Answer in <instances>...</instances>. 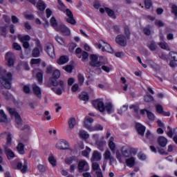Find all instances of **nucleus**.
Listing matches in <instances>:
<instances>
[{"instance_id":"nucleus-1","label":"nucleus","mask_w":177,"mask_h":177,"mask_svg":"<svg viewBox=\"0 0 177 177\" xmlns=\"http://www.w3.org/2000/svg\"><path fill=\"white\" fill-rule=\"evenodd\" d=\"M53 77L50 79V82L55 87L53 88V91L56 93V95H62L63 91H64L66 86L64 85V82L62 80L57 81L58 78L60 77V71L57 69L55 70L53 73Z\"/></svg>"},{"instance_id":"nucleus-2","label":"nucleus","mask_w":177,"mask_h":177,"mask_svg":"<svg viewBox=\"0 0 177 177\" xmlns=\"http://www.w3.org/2000/svg\"><path fill=\"white\" fill-rule=\"evenodd\" d=\"M93 106L95 109L99 110L100 113H104V111H106L109 114L114 113V105L111 102H108L104 104L103 100L97 99L93 101Z\"/></svg>"},{"instance_id":"nucleus-3","label":"nucleus","mask_w":177,"mask_h":177,"mask_svg":"<svg viewBox=\"0 0 177 177\" xmlns=\"http://www.w3.org/2000/svg\"><path fill=\"white\" fill-rule=\"evenodd\" d=\"M122 155L121 153H116V158L118 160L119 162H122V157H124V158H129L131 157H133V156L136 155V149L131 147H126L122 149Z\"/></svg>"},{"instance_id":"nucleus-4","label":"nucleus","mask_w":177,"mask_h":177,"mask_svg":"<svg viewBox=\"0 0 177 177\" xmlns=\"http://www.w3.org/2000/svg\"><path fill=\"white\" fill-rule=\"evenodd\" d=\"M12 147V135L8 134L7 136V142L6 145L3 146L4 151L8 158V160H10V158H15V152L12 151V149H9V147Z\"/></svg>"},{"instance_id":"nucleus-5","label":"nucleus","mask_w":177,"mask_h":177,"mask_svg":"<svg viewBox=\"0 0 177 177\" xmlns=\"http://www.w3.org/2000/svg\"><path fill=\"white\" fill-rule=\"evenodd\" d=\"M12 73H6L1 77L0 78V82L3 86H5L6 89H10L12 84Z\"/></svg>"},{"instance_id":"nucleus-6","label":"nucleus","mask_w":177,"mask_h":177,"mask_svg":"<svg viewBox=\"0 0 177 177\" xmlns=\"http://www.w3.org/2000/svg\"><path fill=\"white\" fill-rule=\"evenodd\" d=\"M98 49H102V52H108V53H113V48L108 43L103 40H100L99 44H97Z\"/></svg>"},{"instance_id":"nucleus-7","label":"nucleus","mask_w":177,"mask_h":177,"mask_svg":"<svg viewBox=\"0 0 177 177\" xmlns=\"http://www.w3.org/2000/svg\"><path fill=\"white\" fill-rule=\"evenodd\" d=\"M103 61H100L99 59V57L96 55H91V61H90V66L91 67H93L94 68H98L100 69V66H102V63Z\"/></svg>"},{"instance_id":"nucleus-8","label":"nucleus","mask_w":177,"mask_h":177,"mask_svg":"<svg viewBox=\"0 0 177 177\" xmlns=\"http://www.w3.org/2000/svg\"><path fill=\"white\" fill-rule=\"evenodd\" d=\"M7 110L11 117H15L17 125H21V123L23 122V121L21 120V117L20 116V114H19L17 111H16V109L7 108Z\"/></svg>"},{"instance_id":"nucleus-9","label":"nucleus","mask_w":177,"mask_h":177,"mask_svg":"<svg viewBox=\"0 0 177 177\" xmlns=\"http://www.w3.org/2000/svg\"><path fill=\"white\" fill-rule=\"evenodd\" d=\"M75 54L77 57H78L79 59H82V61L88 62L89 54L86 51H82V49H81V48H77L76 49Z\"/></svg>"},{"instance_id":"nucleus-10","label":"nucleus","mask_w":177,"mask_h":177,"mask_svg":"<svg viewBox=\"0 0 177 177\" xmlns=\"http://www.w3.org/2000/svg\"><path fill=\"white\" fill-rule=\"evenodd\" d=\"M93 139L94 142H95V145L97 146V149H99V150L101 151H103V150H104L103 147L106 146V141L100 140L99 135L97 134L93 135Z\"/></svg>"},{"instance_id":"nucleus-11","label":"nucleus","mask_w":177,"mask_h":177,"mask_svg":"<svg viewBox=\"0 0 177 177\" xmlns=\"http://www.w3.org/2000/svg\"><path fill=\"white\" fill-rule=\"evenodd\" d=\"M77 168L80 172H86L89 169V163L85 160L79 161Z\"/></svg>"},{"instance_id":"nucleus-12","label":"nucleus","mask_w":177,"mask_h":177,"mask_svg":"<svg viewBox=\"0 0 177 177\" xmlns=\"http://www.w3.org/2000/svg\"><path fill=\"white\" fill-rule=\"evenodd\" d=\"M92 169L95 172L97 177H103V173H102V170L100 169V165L97 163V162H92Z\"/></svg>"},{"instance_id":"nucleus-13","label":"nucleus","mask_w":177,"mask_h":177,"mask_svg":"<svg viewBox=\"0 0 177 177\" xmlns=\"http://www.w3.org/2000/svg\"><path fill=\"white\" fill-rule=\"evenodd\" d=\"M56 148L58 150H67L68 149V142L64 139L59 140L56 144Z\"/></svg>"},{"instance_id":"nucleus-14","label":"nucleus","mask_w":177,"mask_h":177,"mask_svg":"<svg viewBox=\"0 0 177 177\" xmlns=\"http://www.w3.org/2000/svg\"><path fill=\"white\" fill-rule=\"evenodd\" d=\"M6 60H7L8 67L15 66V54L8 52L6 54Z\"/></svg>"},{"instance_id":"nucleus-15","label":"nucleus","mask_w":177,"mask_h":177,"mask_svg":"<svg viewBox=\"0 0 177 177\" xmlns=\"http://www.w3.org/2000/svg\"><path fill=\"white\" fill-rule=\"evenodd\" d=\"M115 42L120 46H127V37L124 35H118L115 38Z\"/></svg>"},{"instance_id":"nucleus-16","label":"nucleus","mask_w":177,"mask_h":177,"mask_svg":"<svg viewBox=\"0 0 177 177\" xmlns=\"http://www.w3.org/2000/svg\"><path fill=\"white\" fill-rule=\"evenodd\" d=\"M46 52L51 59H55V57H56L55 55V47H53V44L50 43L47 44L46 46Z\"/></svg>"},{"instance_id":"nucleus-17","label":"nucleus","mask_w":177,"mask_h":177,"mask_svg":"<svg viewBox=\"0 0 177 177\" xmlns=\"http://www.w3.org/2000/svg\"><path fill=\"white\" fill-rule=\"evenodd\" d=\"M92 124H93V119L89 116H86L84 118V127L89 131H92Z\"/></svg>"},{"instance_id":"nucleus-18","label":"nucleus","mask_w":177,"mask_h":177,"mask_svg":"<svg viewBox=\"0 0 177 177\" xmlns=\"http://www.w3.org/2000/svg\"><path fill=\"white\" fill-rule=\"evenodd\" d=\"M65 13L66 16L68 17V18H66V21L68 23H70V24H75L76 21L75 19H74V15H73V12H71V10L68 8L66 9V10H65Z\"/></svg>"},{"instance_id":"nucleus-19","label":"nucleus","mask_w":177,"mask_h":177,"mask_svg":"<svg viewBox=\"0 0 177 177\" xmlns=\"http://www.w3.org/2000/svg\"><path fill=\"white\" fill-rule=\"evenodd\" d=\"M156 110L158 114H161V115H165V117H169V115H171V113L169 111H164V108L162 106L161 104L156 105Z\"/></svg>"},{"instance_id":"nucleus-20","label":"nucleus","mask_w":177,"mask_h":177,"mask_svg":"<svg viewBox=\"0 0 177 177\" xmlns=\"http://www.w3.org/2000/svg\"><path fill=\"white\" fill-rule=\"evenodd\" d=\"M58 28L59 30H57V31H60L61 32H62V34H64V35L68 36L71 34V32L70 31L69 28L63 24L59 25Z\"/></svg>"},{"instance_id":"nucleus-21","label":"nucleus","mask_w":177,"mask_h":177,"mask_svg":"<svg viewBox=\"0 0 177 177\" xmlns=\"http://www.w3.org/2000/svg\"><path fill=\"white\" fill-rule=\"evenodd\" d=\"M100 160H102V153L97 151H94L91 158V162L95 161H100Z\"/></svg>"},{"instance_id":"nucleus-22","label":"nucleus","mask_w":177,"mask_h":177,"mask_svg":"<svg viewBox=\"0 0 177 177\" xmlns=\"http://www.w3.org/2000/svg\"><path fill=\"white\" fill-rule=\"evenodd\" d=\"M17 169H21L22 174H26L27 172V160L24 159V164L21 162H18L17 165Z\"/></svg>"},{"instance_id":"nucleus-23","label":"nucleus","mask_w":177,"mask_h":177,"mask_svg":"<svg viewBox=\"0 0 177 177\" xmlns=\"http://www.w3.org/2000/svg\"><path fill=\"white\" fill-rule=\"evenodd\" d=\"M102 71H104L105 73H110L111 70H113V68L111 67V65H109V64L102 62V64L100 65V68Z\"/></svg>"},{"instance_id":"nucleus-24","label":"nucleus","mask_w":177,"mask_h":177,"mask_svg":"<svg viewBox=\"0 0 177 177\" xmlns=\"http://www.w3.org/2000/svg\"><path fill=\"white\" fill-rule=\"evenodd\" d=\"M136 128L139 135H141V136L145 135V131H146V127L145 126L142 125L140 123H136Z\"/></svg>"},{"instance_id":"nucleus-25","label":"nucleus","mask_w":177,"mask_h":177,"mask_svg":"<svg viewBox=\"0 0 177 177\" xmlns=\"http://www.w3.org/2000/svg\"><path fill=\"white\" fill-rule=\"evenodd\" d=\"M77 163L78 160H77V158H75V156L65 158V164H67V165H71L73 164Z\"/></svg>"},{"instance_id":"nucleus-26","label":"nucleus","mask_w":177,"mask_h":177,"mask_svg":"<svg viewBox=\"0 0 177 177\" xmlns=\"http://www.w3.org/2000/svg\"><path fill=\"white\" fill-rule=\"evenodd\" d=\"M158 143L159 146H161V147H165L167 146V143H168V140L163 136H160L158 138Z\"/></svg>"},{"instance_id":"nucleus-27","label":"nucleus","mask_w":177,"mask_h":177,"mask_svg":"<svg viewBox=\"0 0 177 177\" xmlns=\"http://www.w3.org/2000/svg\"><path fill=\"white\" fill-rule=\"evenodd\" d=\"M104 160H109L110 162H114V157L111 156V152L106 150L104 153Z\"/></svg>"},{"instance_id":"nucleus-28","label":"nucleus","mask_w":177,"mask_h":177,"mask_svg":"<svg viewBox=\"0 0 177 177\" xmlns=\"http://www.w3.org/2000/svg\"><path fill=\"white\" fill-rule=\"evenodd\" d=\"M37 9H39V10H41L42 12L45 10V9H46V4H45V3L42 0H39L37 1Z\"/></svg>"},{"instance_id":"nucleus-29","label":"nucleus","mask_w":177,"mask_h":177,"mask_svg":"<svg viewBox=\"0 0 177 177\" xmlns=\"http://www.w3.org/2000/svg\"><path fill=\"white\" fill-rule=\"evenodd\" d=\"M126 165L129 168H132V167L135 165V158H133V156H131L130 158H127L126 160Z\"/></svg>"},{"instance_id":"nucleus-30","label":"nucleus","mask_w":177,"mask_h":177,"mask_svg":"<svg viewBox=\"0 0 177 177\" xmlns=\"http://www.w3.org/2000/svg\"><path fill=\"white\" fill-rule=\"evenodd\" d=\"M33 93L37 96V97H41V88L37 86V84L32 85Z\"/></svg>"},{"instance_id":"nucleus-31","label":"nucleus","mask_w":177,"mask_h":177,"mask_svg":"<svg viewBox=\"0 0 177 177\" xmlns=\"http://www.w3.org/2000/svg\"><path fill=\"white\" fill-rule=\"evenodd\" d=\"M0 122H8V116L3 110H0Z\"/></svg>"},{"instance_id":"nucleus-32","label":"nucleus","mask_w":177,"mask_h":177,"mask_svg":"<svg viewBox=\"0 0 177 177\" xmlns=\"http://www.w3.org/2000/svg\"><path fill=\"white\" fill-rule=\"evenodd\" d=\"M57 8L59 9V10H61V12H64V13H66V11L68 9L66 5H64V3H63L62 1L60 0H58Z\"/></svg>"},{"instance_id":"nucleus-33","label":"nucleus","mask_w":177,"mask_h":177,"mask_svg":"<svg viewBox=\"0 0 177 177\" xmlns=\"http://www.w3.org/2000/svg\"><path fill=\"white\" fill-rule=\"evenodd\" d=\"M68 57L67 56H62L59 57V59H58L57 60V63L59 65H63V64H66V63H68Z\"/></svg>"},{"instance_id":"nucleus-34","label":"nucleus","mask_w":177,"mask_h":177,"mask_svg":"<svg viewBox=\"0 0 177 177\" xmlns=\"http://www.w3.org/2000/svg\"><path fill=\"white\" fill-rule=\"evenodd\" d=\"M68 124L70 129H74V127L77 125V121L74 118H71L68 121Z\"/></svg>"},{"instance_id":"nucleus-35","label":"nucleus","mask_w":177,"mask_h":177,"mask_svg":"<svg viewBox=\"0 0 177 177\" xmlns=\"http://www.w3.org/2000/svg\"><path fill=\"white\" fill-rule=\"evenodd\" d=\"M50 23L52 26V27H53V28H55V30H59V26H57V21L56 20V18L55 17H51Z\"/></svg>"},{"instance_id":"nucleus-36","label":"nucleus","mask_w":177,"mask_h":177,"mask_svg":"<svg viewBox=\"0 0 177 177\" xmlns=\"http://www.w3.org/2000/svg\"><path fill=\"white\" fill-rule=\"evenodd\" d=\"M109 147L111 151L115 150V144L114 143V138L111 137L109 141Z\"/></svg>"},{"instance_id":"nucleus-37","label":"nucleus","mask_w":177,"mask_h":177,"mask_svg":"<svg viewBox=\"0 0 177 177\" xmlns=\"http://www.w3.org/2000/svg\"><path fill=\"white\" fill-rule=\"evenodd\" d=\"M17 150L19 154H24V144L19 142L17 147Z\"/></svg>"},{"instance_id":"nucleus-38","label":"nucleus","mask_w":177,"mask_h":177,"mask_svg":"<svg viewBox=\"0 0 177 177\" xmlns=\"http://www.w3.org/2000/svg\"><path fill=\"white\" fill-rule=\"evenodd\" d=\"M105 11L106 12L108 16L109 17H111V19H115V14L114 13V11L109 8H105Z\"/></svg>"},{"instance_id":"nucleus-39","label":"nucleus","mask_w":177,"mask_h":177,"mask_svg":"<svg viewBox=\"0 0 177 177\" xmlns=\"http://www.w3.org/2000/svg\"><path fill=\"white\" fill-rule=\"evenodd\" d=\"M30 35H18V39L20 41V42H26V41H30Z\"/></svg>"},{"instance_id":"nucleus-40","label":"nucleus","mask_w":177,"mask_h":177,"mask_svg":"<svg viewBox=\"0 0 177 177\" xmlns=\"http://www.w3.org/2000/svg\"><path fill=\"white\" fill-rule=\"evenodd\" d=\"M80 100H83L84 102H88L89 100V95L86 93H82L80 95Z\"/></svg>"},{"instance_id":"nucleus-41","label":"nucleus","mask_w":177,"mask_h":177,"mask_svg":"<svg viewBox=\"0 0 177 177\" xmlns=\"http://www.w3.org/2000/svg\"><path fill=\"white\" fill-rule=\"evenodd\" d=\"M48 161L53 167H56V158L55 156H53V154H50V156L48 157Z\"/></svg>"},{"instance_id":"nucleus-42","label":"nucleus","mask_w":177,"mask_h":177,"mask_svg":"<svg viewBox=\"0 0 177 177\" xmlns=\"http://www.w3.org/2000/svg\"><path fill=\"white\" fill-rule=\"evenodd\" d=\"M79 135L82 138V139H88V138H89V134L88 133V132L84 130H80Z\"/></svg>"},{"instance_id":"nucleus-43","label":"nucleus","mask_w":177,"mask_h":177,"mask_svg":"<svg viewBox=\"0 0 177 177\" xmlns=\"http://www.w3.org/2000/svg\"><path fill=\"white\" fill-rule=\"evenodd\" d=\"M124 34L127 39H129V38H131V31L129 30V26H124Z\"/></svg>"},{"instance_id":"nucleus-44","label":"nucleus","mask_w":177,"mask_h":177,"mask_svg":"<svg viewBox=\"0 0 177 177\" xmlns=\"http://www.w3.org/2000/svg\"><path fill=\"white\" fill-rule=\"evenodd\" d=\"M158 46H160V48H161V49H165V50L169 49V46H168V44H167V42L165 41H160L158 44Z\"/></svg>"},{"instance_id":"nucleus-45","label":"nucleus","mask_w":177,"mask_h":177,"mask_svg":"<svg viewBox=\"0 0 177 177\" xmlns=\"http://www.w3.org/2000/svg\"><path fill=\"white\" fill-rule=\"evenodd\" d=\"M55 39L58 42V44H59V45H66V43L62 37L57 35L55 36Z\"/></svg>"},{"instance_id":"nucleus-46","label":"nucleus","mask_w":177,"mask_h":177,"mask_svg":"<svg viewBox=\"0 0 177 177\" xmlns=\"http://www.w3.org/2000/svg\"><path fill=\"white\" fill-rule=\"evenodd\" d=\"M148 48L150 50H156L157 49V44L154 41H150L148 44Z\"/></svg>"},{"instance_id":"nucleus-47","label":"nucleus","mask_w":177,"mask_h":177,"mask_svg":"<svg viewBox=\"0 0 177 177\" xmlns=\"http://www.w3.org/2000/svg\"><path fill=\"white\" fill-rule=\"evenodd\" d=\"M39 50H42L38 48H35L32 53L33 57H39Z\"/></svg>"},{"instance_id":"nucleus-48","label":"nucleus","mask_w":177,"mask_h":177,"mask_svg":"<svg viewBox=\"0 0 177 177\" xmlns=\"http://www.w3.org/2000/svg\"><path fill=\"white\" fill-rule=\"evenodd\" d=\"M127 110H128V105L125 104L118 110V114H124Z\"/></svg>"},{"instance_id":"nucleus-49","label":"nucleus","mask_w":177,"mask_h":177,"mask_svg":"<svg viewBox=\"0 0 177 177\" xmlns=\"http://www.w3.org/2000/svg\"><path fill=\"white\" fill-rule=\"evenodd\" d=\"M92 150L89 147H86L85 150L82 151V155L84 156V157H88L89 156V153H91Z\"/></svg>"},{"instance_id":"nucleus-50","label":"nucleus","mask_w":177,"mask_h":177,"mask_svg":"<svg viewBox=\"0 0 177 177\" xmlns=\"http://www.w3.org/2000/svg\"><path fill=\"white\" fill-rule=\"evenodd\" d=\"M169 56L171 57V59L173 60L174 62H177V53L171 51L169 53Z\"/></svg>"},{"instance_id":"nucleus-51","label":"nucleus","mask_w":177,"mask_h":177,"mask_svg":"<svg viewBox=\"0 0 177 177\" xmlns=\"http://www.w3.org/2000/svg\"><path fill=\"white\" fill-rule=\"evenodd\" d=\"M147 115L148 119L150 120V121H154V120H156V116L154 115V113H153V112H150L149 111Z\"/></svg>"},{"instance_id":"nucleus-52","label":"nucleus","mask_w":177,"mask_h":177,"mask_svg":"<svg viewBox=\"0 0 177 177\" xmlns=\"http://www.w3.org/2000/svg\"><path fill=\"white\" fill-rule=\"evenodd\" d=\"M145 102H153V96L150 95V94L147 93L146 96L144 97Z\"/></svg>"},{"instance_id":"nucleus-53","label":"nucleus","mask_w":177,"mask_h":177,"mask_svg":"<svg viewBox=\"0 0 177 177\" xmlns=\"http://www.w3.org/2000/svg\"><path fill=\"white\" fill-rule=\"evenodd\" d=\"M77 78H78L79 84L80 85H83V84L85 81V77H84V75H82V74H79L77 75Z\"/></svg>"},{"instance_id":"nucleus-54","label":"nucleus","mask_w":177,"mask_h":177,"mask_svg":"<svg viewBox=\"0 0 177 177\" xmlns=\"http://www.w3.org/2000/svg\"><path fill=\"white\" fill-rule=\"evenodd\" d=\"M91 131H103V126L102 124H96L91 129Z\"/></svg>"},{"instance_id":"nucleus-55","label":"nucleus","mask_w":177,"mask_h":177,"mask_svg":"<svg viewBox=\"0 0 177 177\" xmlns=\"http://www.w3.org/2000/svg\"><path fill=\"white\" fill-rule=\"evenodd\" d=\"M37 80L38 81V82L39 84L42 83V80H43V75H42V72H39L37 74Z\"/></svg>"},{"instance_id":"nucleus-56","label":"nucleus","mask_w":177,"mask_h":177,"mask_svg":"<svg viewBox=\"0 0 177 177\" xmlns=\"http://www.w3.org/2000/svg\"><path fill=\"white\" fill-rule=\"evenodd\" d=\"M146 138L147 139H149V140H151L152 139H154V135L150 132V131H147L146 133Z\"/></svg>"},{"instance_id":"nucleus-57","label":"nucleus","mask_w":177,"mask_h":177,"mask_svg":"<svg viewBox=\"0 0 177 177\" xmlns=\"http://www.w3.org/2000/svg\"><path fill=\"white\" fill-rule=\"evenodd\" d=\"M75 48H77V44H75V43L69 44L68 45L69 52H73Z\"/></svg>"},{"instance_id":"nucleus-58","label":"nucleus","mask_w":177,"mask_h":177,"mask_svg":"<svg viewBox=\"0 0 177 177\" xmlns=\"http://www.w3.org/2000/svg\"><path fill=\"white\" fill-rule=\"evenodd\" d=\"M63 68L64 70L66 71L67 73H71V71H73V66L71 65L64 66Z\"/></svg>"},{"instance_id":"nucleus-59","label":"nucleus","mask_w":177,"mask_h":177,"mask_svg":"<svg viewBox=\"0 0 177 177\" xmlns=\"http://www.w3.org/2000/svg\"><path fill=\"white\" fill-rule=\"evenodd\" d=\"M155 25L157 26V27H164L165 26L164 22L161 20H156L155 21Z\"/></svg>"},{"instance_id":"nucleus-60","label":"nucleus","mask_w":177,"mask_h":177,"mask_svg":"<svg viewBox=\"0 0 177 177\" xmlns=\"http://www.w3.org/2000/svg\"><path fill=\"white\" fill-rule=\"evenodd\" d=\"M145 3L146 9H150V8H151V1H150V0H145Z\"/></svg>"},{"instance_id":"nucleus-61","label":"nucleus","mask_w":177,"mask_h":177,"mask_svg":"<svg viewBox=\"0 0 177 177\" xmlns=\"http://www.w3.org/2000/svg\"><path fill=\"white\" fill-rule=\"evenodd\" d=\"M11 20H12V22L14 24H17V23H19V18H17V17L15 16V15H12L11 17Z\"/></svg>"},{"instance_id":"nucleus-62","label":"nucleus","mask_w":177,"mask_h":177,"mask_svg":"<svg viewBox=\"0 0 177 177\" xmlns=\"http://www.w3.org/2000/svg\"><path fill=\"white\" fill-rule=\"evenodd\" d=\"M171 12L174 14V16L177 17V6L176 5L171 6Z\"/></svg>"},{"instance_id":"nucleus-63","label":"nucleus","mask_w":177,"mask_h":177,"mask_svg":"<svg viewBox=\"0 0 177 177\" xmlns=\"http://www.w3.org/2000/svg\"><path fill=\"white\" fill-rule=\"evenodd\" d=\"M31 64H39L41 59H32L30 61Z\"/></svg>"},{"instance_id":"nucleus-64","label":"nucleus","mask_w":177,"mask_h":177,"mask_svg":"<svg viewBox=\"0 0 177 177\" xmlns=\"http://www.w3.org/2000/svg\"><path fill=\"white\" fill-rule=\"evenodd\" d=\"M138 158H139V160H145L147 158L146 155H145V153H138Z\"/></svg>"}]
</instances>
